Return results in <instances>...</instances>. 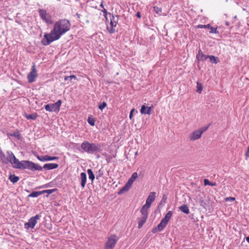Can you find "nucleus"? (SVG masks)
Returning <instances> with one entry per match:
<instances>
[{
    "mask_svg": "<svg viewBox=\"0 0 249 249\" xmlns=\"http://www.w3.org/2000/svg\"><path fill=\"white\" fill-rule=\"evenodd\" d=\"M71 26L69 20L59 19L55 23L53 29L50 33L45 34L44 38L41 40L42 44L44 46H47L53 41L58 40L63 35L70 30Z\"/></svg>",
    "mask_w": 249,
    "mask_h": 249,
    "instance_id": "nucleus-1",
    "label": "nucleus"
},
{
    "mask_svg": "<svg viewBox=\"0 0 249 249\" xmlns=\"http://www.w3.org/2000/svg\"><path fill=\"white\" fill-rule=\"evenodd\" d=\"M81 147L84 152L92 154L100 152L102 150L100 143H90L86 141L81 143Z\"/></svg>",
    "mask_w": 249,
    "mask_h": 249,
    "instance_id": "nucleus-2",
    "label": "nucleus"
},
{
    "mask_svg": "<svg viewBox=\"0 0 249 249\" xmlns=\"http://www.w3.org/2000/svg\"><path fill=\"white\" fill-rule=\"evenodd\" d=\"M18 169H28L32 171H41L42 167L37 164H36L32 161L29 160H22L18 166Z\"/></svg>",
    "mask_w": 249,
    "mask_h": 249,
    "instance_id": "nucleus-3",
    "label": "nucleus"
},
{
    "mask_svg": "<svg viewBox=\"0 0 249 249\" xmlns=\"http://www.w3.org/2000/svg\"><path fill=\"white\" fill-rule=\"evenodd\" d=\"M119 238L115 234H111L108 237V240L105 245V249H113L117 241Z\"/></svg>",
    "mask_w": 249,
    "mask_h": 249,
    "instance_id": "nucleus-4",
    "label": "nucleus"
},
{
    "mask_svg": "<svg viewBox=\"0 0 249 249\" xmlns=\"http://www.w3.org/2000/svg\"><path fill=\"white\" fill-rule=\"evenodd\" d=\"M62 104V101L58 100L56 103L52 104H47L45 106L46 110L50 112H58L60 110V107Z\"/></svg>",
    "mask_w": 249,
    "mask_h": 249,
    "instance_id": "nucleus-5",
    "label": "nucleus"
},
{
    "mask_svg": "<svg viewBox=\"0 0 249 249\" xmlns=\"http://www.w3.org/2000/svg\"><path fill=\"white\" fill-rule=\"evenodd\" d=\"M109 15L111 16L110 22V26L109 27L107 26V30L110 34H113L115 32V30L114 29V27H116L117 23L118 22L119 16H114V15H111L110 14H109Z\"/></svg>",
    "mask_w": 249,
    "mask_h": 249,
    "instance_id": "nucleus-6",
    "label": "nucleus"
},
{
    "mask_svg": "<svg viewBox=\"0 0 249 249\" xmlns=\"http://www.w3.org/2000/svg\"><path fill=\"white\" fill-rule=\"evenodd\" d=\"M40 217V214H36V216L31 217L28 222L24 224L25 228L27 229H33Z\"/></svg>",
    "mask_w": 249,
    "mask_h": 249,
    "instance_id": "nucleus-7",
    "label": "nucleus"
},
{
    "mask_svg": "<svg viewBox=\"0 0 249 249\" xmlns=\"http://www.w3.org/2000/svg\"><path fill=\"white\" fill-rule=\"evenodd\" d=\"M38 12L40 17L43 21L48 24H52L53 23L51 16L47 14L46 10L44 9H39Z\"/></svg>",
    "mask_w": 249,
    "mask_h": 249,
    "instance_id": "nucleus-8",
    "label": "nucleus"
},
{
    "mask_svg": "<svg viewBox=\"0 0 249 249\" xmlns=\"http://www.w3.org/2000/svg\"><path fill=\"white\" fill-rule=\"evenodd\" d=\"M7 155H9L11 158V161L10 162L13 165L14 168H17L19 166L20 161L16 158L14 154L10 151H7L6 152Z\"/></svg>",
    "mask_w": 249,
    "mask_h": 249,
    "instance_id": "nucleus-9",
    "label": "nucleus"
},
{
    "mask_svg": "<svg viewBox=\"0 0 249 249\" xmlns=\"http://www.w3.org/2000/svg\"><path fill=\"white\" fill-rule=\"evenodd\" d=\"M37 71L36 68V65L35 64H34V65L32 67V70L30 71V72L29 73V74L27 75V78L28 80V82L29 83H33L34 82L36 77H37Z\"/></svg>",
    "mask_w": 249,
    "mask_h": 249,
    "instance_id": "nucleus-10",
    "label": "nucleus"
},
{
    "mask_svg": "<svg viewBox=\"0 0 249 249\" xmlns=\"http://www.w3.org/2000/svg\"><path fill=\"white\" fill-rule=\"evenodd\" d=\"M156 194L155 192H151L149 194V195L146 200V203L144 205H146V206L150 207V206H151L152 203L154 201V200L156 198Z\"/></svg>",
    "mask_w": 249,
    "mask_h": 249,
    "instance_id": "nucleus-11",
    "label": "nucleus"
},
{
    "mask_svg": "<svg viewBox=\"0 0 249 249\" xmlns=\"http://www.w3.org/2000/svg\"><path fill=\"white\" fill-rule=\"evenodd\" d=\"M9 155L6 156L5 154L3 152L1 149H0V161L4 163L8 164L11 161V158Z\"/></svg>",
    "mask_w": 249,
    "mask_h": 249,
    "instance_id": "nucleus-12",
    "label": "nucleus"
},
{
    "mask_svg": "<svg viewBox=\"0 0 249 249\" xmlns=\"http://www.w3.org/2000/svg\"><path fill=\"white\" fill-rule=\"evenodd\" d=\"M36 157L37 159L41 161H49V160H58V157H51L48 155H45L43 156H40L39 155H36Z\"/></svg>",
    "mask_w": 249,
    "mask_h": 249,
    "instance_id": "nucleus-13",
    "label": "nucleus"
},
{
    "mask_svg": "<svg viewBox=\"0 0 249 249\" xmlns=\"http://www.w3.org/2000/svg\"><path fill=\"white\" fill-rule=\"evenodd\" d=\"M202 134L199 130L194 131L190 134L189 139L191 141H195L199 139L201 137Z\"/></svg>",
    "mask_w": 249,
    "mask_h": 249,
    "instance_id": "nucleus-14",
    "label": "nucleus"
},
{
    "mask_svg": "<svg viewBox=\"0 0 249 249\" xmlns=\"http://www.w3.org/2000/svg\"><path fill=\"white\" fill-rule=\"evenodd\" d=\"M166 225L167 224L165 223L164 222L161 221L160 224H158L156 227L153 229L152 231L154 233H155L158 231H160L164 229Z\"/></svg>",
    "mask_w": 249,
    "mask_h": 249,
    "instance_id": "nucleus-15",
    "label": "nucleus"
},
{
    "mask_svg": "<svg viewBox=\"0 0 249 249\" xmlns=\"http://www.w3.org/2000/svg\"><path fill=\"white\" fill-rule=\"evenodd\" d=\"M152 107H148L143 105L141 107L140 112L142 114L150 115L151 113Z\"/></svg>",
    "mask_w": 249,
    "mask_h": 249,
    "instance_id": "nucleus-16",
    "label": "nucleus"
},
{
    "mask_svg": "<svg viewBox=\"0 0 249 249\" xmlns=\"http://www.w3.org/2000/svg\"><path fill=\"white\" fill-rule=\"evenodd\" d=\"M58 167V164L56 163H50L45 164L42 167V169L44 168L45 170H49L52 169H54Z\"/></svg>",
    "mask_w": 249,
    "mask_h": 249,
    "instance_id": "nucleus-17",
    "label": "nucleus"
},
{
    "mask_svg": "<svg viewBox=\"0 0 249 249\" xmlns=\"http://www.w3.org/2000/svg\"><path fill=\"white\" fill-rule=\"evenodd\" d=\"M196 58L198 61H204L208 58V55H205L200 49L198 51V53L196 55Z\"/></svg>",
    "mask_w": 249,
    "mask_h": 249,
    "instance_id": "nucleus-18",
    "label": "nucleus"
},
{
    "mask_svg": "<svg viewBox=\"0 0 249 249\" xmlns=\"http://www.w3.org/2000/svg\"><path fill=\"white\" fill-rule=\"evenodd\" d=\"M80 177H81V186L83 188H84L86 185V181H87V175L85 173L82 172L80 174Z\"/></svg>",
    "mask_w": 249,
    "mask_h": 249,
    "instance_id": "nucleus-19",
    "label": "nucleus"
},
{
    "mask_svg": "<svg viewBox=\"0 0 249 249\" xmlns=\"http://www.w3.org/2000/svg\"><path fill=\"white\" fill-rule=\"evenodd\" d=\"M150 207L144 205L141 209V213L142 216L148 217V210Z\"/></svg>",
    "mask_w": 249,
    "mask_h": 249,
    "instance_id": "nucleus-20",
    "label": "nucleus"
},
{
    "mask_svg": "<svg viewBox=\"0 0 249 249\" xmlns=\"http://www.w3.org/2000/svg\"><path fill=\"white\" fill-rule=\"evenodd\" d=\"M173 214L172 211H169L165 215L164 217L161 220L162 221L164 222L165 223L167 224L168 221L171 218Z\"/></svg>",
    "mask_w": 249,
    "mask_h": 249,
    "instance_id": "nucleus-21",
    "label": "nucleus"
},
{
    "mask_svg": "<svg viewBox=\"0 0 249 249\" xmlns=\"http://www.w3.org/2000/svg\"><path fill=\"white\" fill-rule=\"evenodd\" d=\"M138 177V174L137 172H134L130 178L128 179L127 182L126 183L130 186H131L132 183H133L135 179Z\"/></svg>",
    "mask_w": 249,
    "mask_h": 249,
    "instance_id": "nucleus-22",
    "label": "nucleus"
},
{
    "mask_svg": "<svg viewBox=\"0 0 249 249\" xmlns=\"http://www.w3.org/2000/svg\"><path fill=\"white\" fill-rule=\"evenodd\" d=\"M147 218V217L142 216V217L139 219L138 226L139 229H141L142 227L143 224L145 223Z\"/></svg>",
    "mask_w": 249,
    "mask_h": 249,
    "instance_id": "nucleus-23",
    "label": "nucleus"
},
{
    "mask_svg": "<svg viewBox=\"0 0 249 249\" xmlns=\"http://www.w3.org/2000/svg\"><path fill=\"white\" fill-rule=\"evenodd\" d=\"M131 186L128 184L126 183L125 185L122 187L118 192L119 195H121L124 193L125 192H127L130 188Z\"/></svg>",
    "mask_w": 249,
    "mask_h": 249,
    "instance_id": "nucleus-24",
    "label": "nucleus"
},
{
    "mask_svg": "<svg viewBox=\"0 0 249 249\" xmlns=\"http://www.w3.org/2000/svg\"><path fill=\"white\" fill-rule=\"evenodd\" d=\"M24 116L26 117V118L28 120H35L36 119L38 115L37 113H34L31 114H28L27 113H25Z\"/></svg>",
    "mask_w": 249,
    "mask_h": 249,
    "instance_id": "nucleus-25",
    "label": "nucleus"
},
{
    "mask_svg": "<svg viewBox=\"0 0 249 249\" xmlns=\"http://www.w3.org/2000/svg\"><path fill=\"white\" fill-rule=\"evenodd\" d=\"M167 199V196L166 195H163L162 196V199L160 202L159 204L158 205V208H161L166 202V200Z\"/></svg>",
    "mask_w": 249,
    "mask_h": 249,
    "instance_id": "nucleus-26",
    "label": "nucleus"
},
{
    "mask_svg": "<svg viewBox=\"0 0 249 249\" xmlns=\"http://www.w3.org/2000/svg\"><path fill=\"white\" fill-rule=\"evenodd\" d=\"M208 58H209L210 62L216 64L219 62L218 58L214 56V55H208Z\"/></svg>",
    "mask_w": 249,
    "mask_h": 249,
    "instance_id": "nucleus-27",
    "label": "nucleus"
},
{
    "mask_svg": "<svg viewBox=\"0 0 249 249\" xmlns=\"http://www.w3.org/2000/svg\"><path fill=\"white\" fill-rule=\"evenodd\" d=\"M9 179L13 183H16L19 180V178L18 177L16 176L15 175H11L9 177Z\"/></svg>",
    "mask_w": 249,
    "mask_h": 249,
    "instance_id": "nucleus-28",
    "label": "nucleus"
},
{
    "mask_svg": "<svg viewBox=\"0 0 249 249\" xmlns=\"http://www.w3.org/2000/svg\"><path fill=\"white\" fill-rule=\"evenodd\" d=\"M179 209L183 213L188 214L189 213V209L186 205H183L179 207Z\"/></svg>",
    "mask_w": 249,
    "mask_h": 249,
    "instance_id": "nucleus-29",
    "label": "nucleus"
},
{
    "mask_svg": "<svg viewBox=\"0 0 249 249\" xmlns=\"http://www.w3.org/2000/svg\"><path fill=\"white\" fill-rule=\"evenodd\" d=\"M87 173L89 175V179H90L92 181L95 179V176L92 171L90 169H88L87 170Z\"/></svg>",
    "mask_w": 249,
    "mask_h": 249,
    "instance_id": "nucleus-30",
    "label": "nucleus"
},
{
    "mask_svg": "<svg viewBox=\"0 0 249 249\" xmlns=\"http://www.w3.org/2000/svg\"><path fill=\"white\" fill-rule=\"evenodd\" d=\"M204 184L205 186H206V185H210V186H214L216 185V182H210L207 179H205L204 180Z\"/></svg>",
    "mask_w": 249,
    "mask_h": 249,
    "instance_id": "nucleus-31",
    "label": "nucleus"
},
{
    "mask_svg": "<svg viewBox=\"0 0 249 249\" xmlns=\"http://www.w3.org/2000/svg\"><path fill=\"white\" fill-rule=\"evenodd\" d=\"M95 119L91 116H89L88 119V123L91 126L95 125Z\"/></svg>",
    "mask_w": 249,
    "mask_h": 249,
    "instance_id": "nucleus-32",
    "label": "nucleus"
},
{
    "mask_svg": "<svg viewBox=\"0 0 249 249\" xmlns=\"http://www.w3.org/2000/svg\"><path fill=\"white\" fill-rule=\"evenodd\" d=\"M40 195L39 192H33L29 195V197H36Z\"/></svg>",
    "mask_w": 249,
    "mask_h": 249,
    "instance_id": "nucleus-33",
    "label": "nucleus"
},
{
    "mask_svg": "<svg viewBox=\"0 0 249 249\" xmlns=\"http://www.w3.org/2000/svg\"><path fill=\"white\" fill-rule=\"evenodd\" d=\"M96 179H99L104 175V171L101 169H100L97 172H96Z\"/></svg>",
    "mask_w": 249,
    "mask_h": 249,
    "instance_id": "nucleus-34",
    "label": "nucleus"
},
{
    "mask_svg": "<svg viewBox=\"0 0 249 249\" xmlns=\"http://www.w3.org/2000/svg\"><path fill=\"white\" fill-rule=\"evenodd\" d=\"M76 79V76H75L74 75H71L70 76H65L64 77V80L65 81H67L68 80L71 81L72 79Z\"/></svg>",
    "mask_w": 249,
    "mask_h": 249,
    "instance_id": "nucleus-35",
    "label": "nucleus"
},
{
    "mask_svg": "<svg viewBox=\"0 0 249 249\" xmlns=\"http://www.w3.org/2000/svg\"><path fill=\"white\" fill-rule=\"evenodd\" d=\"M210 29V33L211 34H217L218 33V32L217 31L216 28L213 27L210 25V27L208 28Z\"/></svg>",
    "mask_w": 249,
    "mask_h": 249,
    "instance_id": "nucleus-36",
    "label": "nucleus"
},
{
    "mask_svg": "<svg viewBox=\"0 0 249 249\" xmlns=\"http://www.w3.org/2000/svg\"><path fill=\"white\" fill-rule=\"evenodd\" d=\"M11 136H14L17 138L19 140L20 139V134L18 131L15 132L13 134H11Z\"/></svg>",
    "mask_w": 249,
    "mask_h": 249,
    "instance_id": "nucleus-37",
    "label": "nucleus"
},
{
    "mask_svg": "<svg viewBox=\"0 0 249 249\" xmlns=\"http://www.w3.org/2000/svg\"><path fill=\"white\" fill-rule=\"evenodd\" d=\"M210 27V24H208L207 25L199 24V25H197V26H196V27L197 28H200V29H202V28H208V29Z\"/></svg>",
    "mask_w": 249,
    "mask_h": 249,
    "instance_id": "nucleus-38",
    "label": "nucleus"
},
{
    "mask_svg": "<svg viewBox=\"0 0 249 249\" xmlns=\"http://www.w3.org/2000/svg\"><path fill=\"white\" fill-rule=\"evenodd\" d=\"M202 90V87L201 85V84L199 83L198 82H197V92L198 93H201Z\"/></svg>",
    "mask_w": 249,
    "mask_h": 249,
    "instance_id": "nucleus-39",
    "label": "nucleus"
},
{
    "mask_svg": "<svg viewBox=\"0 0 249 249\" xmlns=\"http://www.w3.org/2000/svg\"><path fill=\"white\" fill-rule=\"evenodd\" d=\"M210 124H209L208 126L204 127L200 129L199 130L201 132V134H202L204 132H205L209 128Z\"/></svg>",
    "mask_w": 249,
    "mask_h": 249,
    "instance_id": "nucleus-40",
    "label": "nucleus"
},
{
    "mask_svg": "<svg viewBox=\"0 0 249 249\" xmlns=\"http://www.w3.org/2000/svg\"><path fill=\"white\" fill-rule=\"evenodd\" d=\"M107 106V103L105 102H103L101 105L99 106V108L101 110H103Z\"/></svg>",
    "mask_w": 249,
    "mask_h": 249,
    "instance_id": "nucleus-41",
    "label": "nucleus"
},
{
    "mask_svg": "<svg viewBox=\"0 0 249 249\" xmlns=\"http://www.w3.org/2000/svg\"><path fill=\"white\" fill-rule=\"evenodd\" d=\"M154 11L157 13H159L161 11V9L157 6H154L153 7Z\"/></svg>",
    "mask_w": 249,
    "mask_h": 249,
    "instance_id": "nucleus-42",
    "label": "nucleus"
},
{
    "mask_svg": "<svg viewBox=\"0 0 249 249\" xmlns=\"http://www.w3.org/2000/svg\"><path fill=\"white\" fill-rule=\"evenodd\" d=\"M56 190H57V189L47 190V193L48 194V195H50V194L55 192Z\"/></svg>",
    "mask_w": 249,
    "mask_h": 249,
    "instance_id": "nucleus-43",
    "label": "nucleus"
},
{
    "mask_svg": "<svg viewBox=\"0 0 249 249\" xmlns=\"http://www.w3.org/2000/svg\"><path fill=\"white\" fill-rule=\"evenodd\" d=\"M102 11L104 13V16L107 18V10L105 8H103V10Z\"/></svg>",
    "mask_w": 249,
    "mask_h": 249,
    "instance_id": "nucleus-44",
    "label": "nucleus"
},
{
    "mask_svg": "<svg viewBox=\"0 0 249 249\" xmlns=\"http://www.w3.org/2000/svg\"><path fill=\"white\" fill-rule=\"evenodd\" d=\"M134 111V109H132L129 114V118L131 119L133 117V112Z\"/></svg>",
    "mask_w": 249,
    "mask_h": 249,
    "instance_id": "nucleus-45",
    "label": "nucleus"
},
{
    "mask_svg": "<svg viewBox=\"0 0 249 249\" xmlns=\"http://www.w3.org/2000/svg\"><path fill=\"white\" fill-rule=\"evenodd\" d=\"M48 186H49L48 184H45V185H44L43 186H41L38 187V188L40 189V188H47Z\"/></svg>",
    "mask_w": 249,
    "mask_h": 249,
    "instance_id": "nucleus-46",
    "label": "nucleus"
},
{
    "mask_svg": "<svg viewBox=\"0 0 249 249\" xmlns=\"http://www.w3.org/2000/svg\"><path fill=\"white\" fill-rule=\"evenodd\" d=\"M231 200L232 201H233V200H235V198L234 197H228L226 199V200Z\"/></svg>",
    "mask_w": 249,
    "mask_h": 249,
    "instance_id": "nucleus-47",
    "label": "nucleus"
},
{
    "mask_svg": "<svg viewBox=\"0 0 249 249\" xmlns=\"http://www.w3.org/2000/svg\"><path fill=\"white\" fill-rule=\"evenodd\" d=\"M40 195L43 194L44 193H47V190H43L42 191H40Z\"/></svg>",
    "mask_w": 249,
    "mask_h": 249,
    "instance_id": "nucleus-48",
    "label": "nucleus"
},
{
    "mask_svg": "<svg viewBox=\"0 0 249 249\" xmlns=\"http://www.w3.org/2000/svg\"><path fill=\"white\" fill-rule=\"evenodd\" d=\"M136 16L138 18H140L141 17V15L140 12H137V14H136Z\"/></svg>",
    "mask_w": 249,
    "mask_h": 249,
    "instance_id": "nucleus-49",
    "label": "nucleus"
},
{
    "mask_svg": "<svg viewBox=\"0 0 249 249\" xmlns=\"http://www.w3.org/2000/svg\"><path fill=\"white\" fill-rule=\"evenodd\" d=\"M100 6L102 8H104V5H103V1H102L100 4Z\"/></svg>",
    "mask_w": 249,
    "mask_h": 249,
    "instance_id": "nucleus-50",
    "label": "nucleus"
},
{
    "mask_svg": "<svg viewBox=\"0 0 249 249\" xmlns=\"http://www.w3.org/2000/svg\"><path fill=\"white\" fill-rule=\"evenodd\" d=\"M246 241L249 243V236L246 237Z\"/></svg>",
    "mask_w": 249,
    "mask_h": 249,
    "instance_id": "nucleus-51",
    "label": "nucleus"
},
{
    "mask_svg": "<svg viewBox=\"0 0 249 249\" xmlns=\"http://www.w3.org/2000/svg\"><path fill=\"white\" fill-rule=\"evenodd\" d=\"M76 15L77 16V17H78V18H80V15H79V14H76Z\"/></svg>",
    "mask_w": 249,
    "mask_h": 249,
    "instance_id": "nucleus-52",
    "label": "nucleus"
},
{
    "mask_svg": "<svg viewBox=\"0 0 249 249\" xmlns=\"http://www.w3.org/2000/svg\"><path fill=\"white\" fill-rule=\"evenodd\" d=\"M226 25H227V26H228V25H229V23H228V22H227L226 23Z\"/></svg>",
    "mask_w": 249,
    "mask_h": 249,
    "instance_id": "nucleus-53",
    "label": "nucleus"
}]
</instances>
